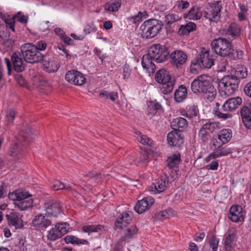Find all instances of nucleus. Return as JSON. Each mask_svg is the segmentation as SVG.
Returning <instances> with one entry per match:
<instances>
[{
  "label": "nucleus",
  "mask_w": 251,
  "mask_h": 251,
  "mask_svg": "<svg viewBox=\"0 0 251 251\" xmlns=\"http://www.w3.org/2000/svg\"><path fill=\"white\" fill-rule=\"evenodd\" d=\"M50 217L46 213L35 215L32 222V225L42 229H46L51 225L52 221Z\"/></svg>",
  "instance_id": "nucleus-12"
},
{
  "label": "nucleus",
  "mask_w": 251,
  "mask_h": 251,
  "mask_svg": "<svg viewBox=\"0 0 251 251\" xmlns=\"http://www.w3.org/2000/svg\"><path fill=\"white\" fill-rule=\"evenodd\" d=\"M54 31L55 34L58 36L61 40L66 35L64 30L62 28L59 27L55 28L54 30Z\"/></svg>",
  "instance_id": "nucleus-63"
},
{
  "label": "nucleus",
  "mask_w": 251,
  "mask_h": 251,
  "mask_svg": "<svg viewBox=\"0 0 251 251\" xmlns=\"http://www.w3.org/2000/svg\"><path fill=\"white\" fill-rule=\"evenodd\" d=\"M105 227L103 226L100 225H88L83 226L82 227V230L85 232L88 233V234H90V232H98L102 231V230H105Z\"/></svg>",
  "instance_id": "nucleus-37"
},
{
  "label": "nucleus",
  "mask_w": 251,
  "mask_h": 251,
  "mask_svg": "<svg viewBox=\"0 0 251 251\" xmlns=\"http://www.w3.org/2000/svg\"><path fill=\"white\" fill-rule=\"evenodd\" d=\"M187 32H191L196 29V25L192 22L188 23L185 25Z\"/></svg>",
  "instance_id": "nucleus-60"
},
{
  "label": "nucleus",
  "mask_w": 251,
  "mask_h": 251,
  "mask_svg": "<svg viewBox=\"0 0 251 251\" xmlns=\"http://www.w3.org/2000/svg\"><path fill=\"white\" fill-rule=\"evenodd\" d=\"M154 58L149 51L148 53L144 54L142 59V66L148 73H154L155 69V64L153 63Z\"/></svg>",
  "instance_id": "nucleus-24"
},
{
  "label": "nucleus",
  "mask_w": 251,
  "mask_h": 251,
  "mask_svg": "<svg viewBox=\"0 0 251 251\" xmlns=\"http://www.w3.org/2000/svg\"><path fill=\"white\" fill-rule=\"evenodd\" d=\"M75 72L77 74L75 85L81 86L84 84L86 81L84 75L79 71Z\"/></svg>",
  "instance_id": "nucleus-50"
},
{
  "label": "nucleus",
  "mask_w": 251,
  "mask_h": 251,
  "mask_svg": "<svg viewBox=\"0 0 251 251\" xmlns=\"http://www.w3.org/2000/svg\"><path fill=\"white\" fill-rule=\"evenodd\" d=\"M221 1H217V5L214 6H210L207 8V11L204 12V17L211 22H217L220 17V12L222 6L219 3Z\"/></svg>",
  "instance_id": "nucleus-20"
},
{
  "label": "nucleus",
  "mask_w": 251,
  "mask_h": 251,
  "mask_svg": "<svg viewBox=\"0 0 251 251\" xmlns=\"http://www.w3.org/2000/svg\"><path fill=\"white\" fill-rule=\"evenodd\" d=\"M168 143L170 146L180 148L184 143L183 136L180 132L173 130L167 135Z\"/></svg>",
  "instance_id": "nucleus-17"
},
{
  "label": "nucleus",
  "mask_w": 251,
  "mask_h": 251,
  "mask_svg": "<svg viewBox=\"0 0 251 251\" xmlns=\"http://www.w3.org/2000/svg\"><path fill=\"white\" fill-rule=\"evenodd\" d=\"M23 215L15 211H12L5 215L8 225L11 227L14 226L15 229L23 227V221L22 219Z\"/></svg>",
  "instance_id": "nucleus-13"
},
{
  "label": "nucleus",
  "mask_w": 251,
  "mask_h": 251,
  "mask_svg": "<svg viewBox=\"0 0 251 251\" xmlns=\"http://www.w3.org/2000/svg\"><path fill=\"white\" fill-rule=\"evenodd\" d=\"M138 232V229L136 226H133L127 228L125 233V236L120 239L121 242L126 241L127 239L131 238L133 236Z\"/></svg>",
  "instance_id": "nucleus-39"
},
{
  "label": "nucleus",
  "mask_w": 251,
  "mask_h": 251,
  "mask_svg": "<svg viewBox=\"0 0 251 251\" xmlns=\"http://www.w3.org/2000/svg\"><path fill=\"white\" fill-rule=\"evenodd\" d=\"M163 26V23L160 20L155 19H149L140 26V34L143 38H152L160 33Z\"/></svg>",
  "instance_id": "nucleus-4"
},
{
  "label": "nucleus",
  "mask_w": 251,
  "mask_h": 251,
  "mask_svg": "<svg viewBox=\"0 0 251 251\" xmlns=\"http://www.w3.org/2000/svg\"><path fill=\"white\" fill-rule=\"evenodd\" d=\"M187 96V88L185 86L181 85L176 90L174 94V99L176 102H181L186 98Z\"/></svg>",
  "instance_id": "nucleus-28"
},
{
  "label": "nucleus",
  "mask_w": 251,
  "mask_h": 251,
  "mask_svg": "<svg viewBox=\"0 0 251 251\" xmlns=\"http://www.w3.org/2000/svg\"><path fill=\"white\" fill-rule=\"evenodd\" d=\"M202 16V13L200 8L192 7L189 11L184 15V18H188L190 20H197L200 19Z\"/></svg>",
  "instance_id": "nucleus-35"
},
{
  "label": "nucleus",
  "mask_w": 251,
  "mask_h": 251,
  "mask_svg": "<svg viewBox=\"0 0 251 251\" xmlns=\"http://www.w3.org/2000/svg\"><path fill=\"white\" fill-rule=\"evenodd\" d=\"M191 89L194 94H205L208 100H212L215 97L216 91L208 77L201 75L196 78L191 83Z\"/></svg>",
  "instance_id": "nucleus-2"
},
{
  "label": "nucleus",
  "mask_w": 251,
  "mask_h": 251,
  "mask_svg": "<svg viewBox=\"0 0 251 251\" xmlns=\"http://www.w3.org/2000/svg\"><path fill=\"white\" fill-rule=\"evenodd\" d=\"M1 18L6 24V27L10 29L13 32H15V21L13 17L10 18L8 15L7 18L6 16H1Z\"/></svg>",
  "instance_id": "nucleus-43"
},
{
  "label": "nucleus",
  "mask_w": 251,
  "mask_h": 251,
  "mask_svg": "<svg viewBox=\"0 0 251 251\" xmlns=\"http://www.w3.org/2000/svg\"><path fill=\"white\" fill-rule=\"evenodd\" d=\"M217 127V125L215 123L212 122L204 124L201 128L208 131L210 133H212Z\"/></svg>",
  "instance_id": "nucleus-49"
},
{
  "label": "nucleus",
  "mask_w": 251,
  "mask_h": 251,
  "mask_svg": "<svg viewBox=\"0 0 251 251\" xmlns=\"http://www.w3.org/2000/svg\"><path fill=\"white\" fill-rule=\"evenodd\" d=\"M242 100L240 97L231 98L226 100L222 107L223 111L226 113H223L219 109L215 110L214 114L219 118L224 120L227 119L232 117V114L229 113L237 108L242 103Z\"/></svg>",
  "instance_id": "nucleus-7"
},
{
  "label": "nucleus",
  "mask_w": 251,
  "mask_h": 251,
  "mask_svg": "<svg viewBox=\"0 0 251 251\" xmlns=\"http://www.w3.org/2000/svg\"><path fill=\"white\" fill-rule=\"evenodd\" d=\"M244 213L242 207L240 205H232L227 214L228 218L232 222H238L244 220Z\"/></svg>",
  "instance_id": "nucleus-21"
},
{
  "label": "nucleus",
  "mask_w": 251,
  "mask_h": 251,
  "mask_svg": "<svg viewBox=\"0 0 251 251\" xmlns=\"http://www.w3.org/2000/svg\"><path fill=\"white\" fill-rule=\"evenodd\" d=\"M99 97L105 100L110 99L112 101H114L118 98V95L117 92L114 91L109 92L106 91H102L100 93Z\"/></svg>",
  "instance_id": "nucleus-40"
},
{
  "label": "nucleus",
  "mask_w": 251,
  "mask_h": 251,
  "mask_svg": "<svg viewBox=\"0 0 251 251\" xmlns=\"http://www.w3.org/2000/svg\"><path fill=\"white\" fill-rule=\"evenodd\" d=\"M165 28L167 32L173 33L176 32L178 26H176V24H174L179 20L180 18L176 14H168L165 16Z\"/></svg>",
  "instance_id": "nucleus-23"
},
{
  "label": "nucleus",
  "mask_w": 251,
  "mask_h": 251,
  "mask_svg": "<svg viewBox=\"0 0 251 251\" xmlns=\"http://www.w3.org/2000/svg\"><path fill=\"white\" fill-rule=\"evenodd\" d=\"M226 34L231 36L232 40L240 35V28L234 23L231 24L226 31Z\"/></svg>",
  "instance_id": "nucleus-31"
},
{
  "label": "nucleus",
  "mask_w": 251,
  "mask_h": 251,
  "mask_svg": "<svg viewBox=\"0 0 251 251\" xmlns=\"http://www.w3.org/2000/svg\"><path fill=\"white\" fill-rule=\"evenodd\" d=\"M190 4L188 1L185 0H181L178 2V8H181L182 9H185L189 7Z\"/></svg>",
  "instance_id": "nucleus-61"
},
{
  "label": "nucleus",
  "mask_w": 251,
  "mask_h": 251,
  "mask_svg": "<svg viewBox=\"0 0 251 251\" xmlns=\"http://www.w3.org/2000/svg\"><path fill=\"white\" fill-rule=\"evenodd\" d=\"M18 200L25 199V198H30V195L28 192L22 190H17Z\"/></svg>",
  "instance_id": "nucleus-56"
},
{
  "label": "nucleus",
  "mask_w": 251,
  "mask_h": 251,
  "mask_svg": "<svg viewBox=\"0 0 251 251\" xmlns=\"http://www.w3.org/2000/svg\"><path fill=\"white\" fill-rule=\"evenodd\" d=\"M21 53L25 61L29 63L41 62L43 54L37 50V48L32 43H25L20 48Z\"/></svg>",
  "instance_id": "nucleus-6"
},
{
  "label": "nucleus",
  "mask_w": 251,
  "mask_h": 251,
  "mask_svg": "<svg viewBox=\"0 0 251 251\" xmlns=\"http://www.w3.org/2000/svg\"><path fill=\"white\" fill-rule=\"evenodd\" d=\"M44 208L47 214L50 217H57L60 213L61 205L58 201L50 200L44 203Z\"/></svg>",
  "instance_id": "nucleus-16"
},
{
  "label": "nucleus",
  "mask_w": 251,
  "mask_h": 251,
  "mask_svg": "<svg viewBox=\"0 0 251 251\" xmlns=\"http://www.w3.org/2000/svg\"><path fill=\"white\" fill-rule=\"evenodd\" d=\"M219 240L213 235L209 240V246L204 245L201 251H217Z\"/></svg>",
  "instance_id": "nucleus-32"
},
{
  "label": "nucleus",
  "mask_w": 251,
  "mask_h": 251,
  "mask_svg": "<svg viewBox=\"0 0 251 251\" xmlns=\"http://www.w3.org/2000/svg\"><path fill=\"white\" fill-rule=\"evenodd\" d=\"M14 20L20 22L21 24H26L28 21V17L24 14L21 11H19L12 16Z\"/></svg>",
  "instance_id": "nucleus-44"
},
{
  "label": "nucleus",
  "mask_w": 251,
  "mask_h": 251,
  "mask_svg": "<svg viewBox=\"0 0 251 251\" xmlns=\"http://www.w3.org/2000/svg\"><path fill=\"white\" fill-rule=\"evenodd\" d=\"M27 145L26 137L24 135H19L16 140L13 141L9 148L8 154L14 160H19L23 157Z\"/></svg>",
  "instance_id": "nucleus-5"
},
{
  "label": "nucleus",
  "mask_w": 251,
  "mask_h": 251,
  "mask_svg": "<svg viewBox=\"0 0 251 251\" xmlns=\"http://www.w3.org/2000/svg\"><path fill=\"white\" fill-rule=\"evenodd\" d=\"M15 79L18 84L22 86H25L26 81L21 74H17L15 76Z\"/></svg>",
  "instance_id": "nucleus-57"
},
{
  "label": "nucleus",
  "mask_w": 251,
  "mask_h": 251,
  "mask_svg": "<svg viewBox=\"0 0 251 251\" xmlns=\"http://www.w3.org/2000/svg\"><path fill=\"white\" fill-rule=\"evenodd\" d=\"M66 223H57L54 227L50 229L47 234V239L50 241H55L61 238L68 231Z\"/></svg>",
  "instance_id": "nucleus-10"
},
{
  "label": "nucleus",
  "mask_w": 251,
  "mask_h": 251,
  "mask_svg": "<svg viewBox=\"0 0 251 251\" xmlns=\"http://www.w3.org/2000/svg\"><path fill=\"white\" fill-rule=\"evenodd\" d=\"M151 189L154 188V192L156 193H161L166 189L165 182L162 180H159L155 184H153L151 186Z\"/></svg>",
  "instance_id": "nucleus-46"
},
{
  "label": "nucleus",
  "mask_w": 251,
  "mask_h": 251,
  "mask_svg": "<svg viewBox=\"0 0 251 251\" xmlns=\"http://www.w3.org/2000/svg\"><path fill=\"white\" fill-rule=\"evenodd\" d=\"M52 188L55 191L62 190L65 188V185L60 181L55 180L53 182Z\"/></svg>",
  "instance_id": "nucleus-54"
},
{
  "label": "nucleus",
  "mask_w": 251,
  "mask_h": 251,
  "mask_svg": "<svg viewBox=\"0 0 251 251\" xmlns=\"http://www.w3.org/2000/svg\"><path fill=\"white\" fill-rule=\"evenodd\" d=\"M169 58L171 59V64L178 68L186 62L187 55L182 50H176L170 54Z\"/></svg>",
  "instance_id": "nucleus-14"
},
{
  "label": "nucleus",
  "mask_w": 251,
  "mask_h": 251,
  "mask_svg": "<svg viewBox=\"0 0 251 251\" xmlns=\"http://www.w3.org/2000/svg\"><path fill=\"white\" fill-rule=\"evenodd\" d=\"M95 31V27L93 24L87 25L84 29V32L85 34H89Z\"/></svg>",
  "instance_id": "nucleus-58"
},
{
  "label": "nucleus",
  "mask_w": 251,
  "mask_h": 251,
  "mask_svg": "<svg viewBox=\"0 0 251 251\" xmlns=\"http://www.w3.org/2000/svg\"><path fill=\"white\" fill-rule=\"evenodd\" d=\"M37 48V50H45L47 48V43L43 41H40L38 42L36 45H35Z\"/></svg>",
  "instance_id": "nucleus-62"
},
{
  "label": "nucleus",
  "mask_w": 251,
  "mask_h": 251,
  "mask_svg": "<svg viewBox=\"0 0 251 251\" xmlns=\"http://www.w3.org/2000/svg\"><path fill=\"white\" fill-rule=\"evenodd\" d=\"M187 120L182 117L175 119L171 123V127L175 131L180 132L183 131L187 126Z\"/></svg>",
  "instance_id": "nucleus-25"
},
{
  "label": "nucleus",
  "mask_w": 251,
  "mask_h": 251,
  "mask_svg": "<svg viewBox=\"0 0 251 251\" xmlns=\"http://www.w3.org/2000/svg\"><path fill=\"white\" fill-rule=\"evenodd\" d=\"M229 130V129H223L218 135V139L222 142V144H225L230 140L232 134Z\"/></svg>",
  "instance_id": "nucleus-38"
},
{
  "label": "nucleus",
  "mask_w": 251,
  "mask_h": 251,
  "mask_svg": "<svg viewBox=\"0 0 251 251\" xmlns=\"http://www.w3.org/2000/svg\"><path fill=\"white\" fill-rule=\"evenodd\" d=\"M234 76L239 79L246 78L247 76V71L246 68H242L241 69H238L235 71Z\"/></svg>",
  "instance_id": "nucleus-47"
},
{
  "label": "nucleus",
  "mask_w": 251,
  "mask_h": 251,
  "mask_svg": "<svg viewBox=\"0 0 251 251\" xmlns=\"http://www.w3.org/2000/svg\"><path fill=\"white\" fill-rule=\"evenodd\" d=\"M210 133H211L208 131H206L201 128L199 132V136L202 141L206 142L208 139V136L210 135Z\"/></svg>",
  "instance_id": "nucleus-51"
},
{
  "label": "nucleus",
  "mask_w": 251,
  "mask_h": 251,
  "mask_svg": "<svg viewBox=\"0 0 251 251\" xmlns=\"http://www.w3.org/2000/svg\"><path fill=\"white\" fill-rule=\"evenodd\" d=\"M240 115L245 126L251 129V101L244 104L240 109Z\"/></svg>",
  "instance_id": "nucleus-19"
},
{
  "label": "nucleus",
  "mask_w": 251,
  "mask_h": 251,
  "mask_svg": "<svg viewBox=\"0 0 251 251\" xmlns=\"http://www.w3.org/2000/svg\"><path fill=\"white\" fill-rule=\"evenodd\" d=\"M41 61L43 70L49 73H55L59 68L58 63L52 56L43 55Z\"/></svg>",
  "instance_id": "nucleus-11"
},
{
  "label": "nucleus",
  "mask_w": 251,
  "mask_h": 251,
  "mask_svg": "<svg viewBox=\"0 0 251 251\" xmlns=\"http://www.w3.org/2000/svg\"><path fill=\"white\" fill-rule=\"evenodd\" d=\"M131 72V70L130 69L129 65L126 64L123 69V78L124 79L129 78Z\"/></svg>",
  "instance_id": "nucleus-55"
},
{
  "label": "nucleus",
  "mask_w": 251,
  "mask_h": 251,
  "mask_svg": "<svg viewBox=\"0 0 251 251\" xmlns=\"http://www.w3.org/2000/svg\"><path fill=\"white\" fill-rule=\"evenodd\" d=\"M214 59L209 55V51L202 50L197 58L191 61V69L197 70L199 68L209 69L214 64Z\"/></svg>",
  "instance_id": "nucleus-8"
},
{
  "label": "nucleus",
  "mask_w": 251,
  "mask_h": 251,
  "mask_svg": "<svg viewBox=\"0 0 251 251\" xmlns=\"http://www.w3.org/2000/svg\"><path fill=\"white\" fill-rule=\"evenodd\" d=\"M244 92L246 95L251 98V81L245 86Z\"/></svg>",
  "instance_id": "nucleus-59"
},
{
  "label": "nucleus",
  "mask_w": 251,
  "mask_h": 251,
  "mask_svg": "<svg viewBox=\"0 0 251 251\" xmlns=\"http://www.w3.org/2000/svg\"><path fill=\"white\" fill-rule=\"evenodd\" d=\"M121 0H117L116 1L108 2L105 4L104 8L106 10L110 12H116L121 7Z\"/></svg>",
  "instance_id": "nucleus-42"
},
{
  "label": "nucleus",
  "mask_w": 251,
  "mask_h": 251,
  "mask_svg": "<svg viewBox=\"0 0 251 251\" xmlns=\"http://www.w3.org/2000/svg\"><path fill=\"white\" fill-rule=\"evenodd\" d=\"M137 140L143 145L151 146L152 144V141L148 138L146 136L142 135L137 137Z\"/></svg>",
  "instance_id": "nucleus-52"
},
{
  "label": "nucleus",
  "mask_w": 251,
  "mask_h": 251,
  "mask_svg": "<svg viewBox=\"0 0 251 251\" xmlns=\"http://www.w3.org/2000/svg\"><path fill=\"white\" fill-rule=\"evenodd\" d=\"M175 83V80L173 78H171L170 80L166 81V82L161 83L162 86L160 89L162 93L167 95L172 92L174 89Z\"/></svg>",
  "instance_id": "nucleus-36"
},
{
  "label": "nucleus",
  "mask_w": 251,
  "mask_h": 251,
  "mask_svg": "<svg viewBox=\"0 0 251 251\" xmlns=\"http://www.w3.org/2000/svg\"><path fill=\"white\" fill-rule=\"evenodd\" d=\"M231 153L230 149L226 147L221 148L220 146L214 150L213 155L215 157H219L223 156H226Z\"/></svg>",
  "instance_id": "nucleus-41"
},
{
  "label": "nucleus",
  "mask_w": 251,
  "mask_h": 251,
  "mask_svg": "<svg viewBox=\"0 0 251 251\" xmlns=\"http://www.w3.org/2000/svg\"><path fill=\"white\" fill-rule=\"evenodd\" d=\"M132 220L131 216L127 212H123L116 218L114 223V229L117 232H120L124 227L127 226Z\"/></svg>",
  "instance_id": "nucleus-15"
},
{
  "label": "nucleus",
  "mask_w": 251,
  "mask_h": 251,
  "mask_svg": "<svg viewBox=\"0 0 251 251\" xmlns=\"http://www.w3.org/2000/svg\"><path fill=\"white\" fill-rule=\"evenodd\" d=\"M149 153L146 151L144 150L141 152L140 156V160L138 162H141L142 163H146L148 162Z\"/></svg>",
  "instance_id": "nucleus-53"
},
{
  "label": "nucleus",
  "mask_w": 251,
  "mask_h": 251,
  "mask_svg": "<svg viewBox=\"0 0 251 251\" xmlns=\"http://www.w3.org/2000/svg\"><path fill=\"white\" fill-rule=\"evenodd\" d=\"M33 199L31 198H25V199L18 200L14 202L15 207L21 211L27 210L33 206Z\"/></svg>",
  "instance_id": "nucleus-26"
},
{
  "label": "nucleus",
  "mask_w": 251,
  "mask_h": 251,
  "mask_svg": "<svg viewBox=\"0 0 251 251\" xmlns=\"http://www.w3.org/2000/svg\"><path fill=\"white\" fill-rule=\"evenodd\" d=\"M148 114L149 116H152L155 115L158 111H162L163 107L161 105L155 100L154 101H151L148 105Z\"/></svg>",
  "instance_id": "nucleus-30"
},
{
  "label": "nucleus",
  "mask_w": 251,
  "mask_h": 251,
  "mask_svg": "<svg viewBox=\"0 0 251 251\" xmlns=\"http://www.w3.org/2000/svg\"><path fill=\"white\" fill-rule=\"evenodd\" d=\"M64 240L66 244L71 243L72 244H75L79 245L81 244L88 245L89 242L85 239H81L74 235H68L66 236Z\"/></svg>",
  "instance_id": "nucleus-34"
},
{
  "label": "nucleus",
  "mask_w": 251,
  "mask_h": 251,
  "mask_svg": "<svg viewBox=\"0 0 251 251\" xmlns=\"http://www.w3.org/2000/svg\"><path fill=\"white\" fill-rule=\"evenodd\" d=\"M172 78L170 73L164 69H161L155 74V79L158 83H161L170 80Z\"/></svg>",
  "instance_id": "nucleus-27"
},
{
  "label": "nucleus",
  "mask_w": 251,
  "mask_h": 251,
  "mask_svg": "<svg viewBox=\"0 0 251 251\" xmlns=\"http://www.w3.org/2000/svg\"><path fill=\"white\" fill-rule=\"evenodd\" d=\"M15 115L16 113L14 109L8 110L5 116V122L8 124L12 123L15 119Z\"/></svg>",
  "instance_id": "nucleus-48"
},
{
  "label": "nucleus",
  "mask_w": 251,
  "mask_h": 251,
  "mask_svg": "<svg viewBox=\"0 0 251 251\" xmlns=\"http://www.w3.org/2000/svg\"><path fill=\"white\" fill-rule=\"evenodd\" d=\"M11 60L12 62L14 70L17 72H22L25 69V61L24 59L21 52L16 51L11 56Z\"/></svg>",
  "instance_id": "nucleus-18"
},
{
  "label": "nucleus",
  "mask_w": 251,
  "mask_h": 251,
  "mask_svg": "<svg viewBox=\"0 0 251 251\" xmlns=\"http://www.w3.org/2000/svg\"><path fill=\"white\" fill-rule=\"evenodd\" d=\"M165 213H166V212H164V211H160L157 213L155 214L156 218L158 220H163L165 219H168Z\"/></svg>",
  "instance_id": "nucleus-64"
},
{
  "label": "nucleus",
  "mask_w": 251,
  "mask_h": 251,
  "mask_svg": "<svg viewBox=\"0 0 251 251\" xmlns=\"http://www.w3.org/2000/svg\"><path fill=\"white\" fill-rule=\"evenodd\" d=\"M236 237V234L234 232L231 233L228 230L225 238L224 245L226 251H232L234 247V241Z\"/></svg>",
  "instance_id": "nucleus-29"
},
{
  "label": "nucleus",
  "mask_w": 251,
  "mask_h": 251,
  "mask_svg": "<svg viewBox=\"0 0 251 251\" xmlns=\"http://www.w3.org/2000/svg\"><path fill=\"white\" fill-rule=\"evenodd\" d=\"M149 50L152 55L154 61L157 63L165 61L169 58L170 52L168 48L160 44L152 45Z\"/></svg>",
  "instance_id": "nucleus-9"
},
{
  "label": "nucleus",
  "mask_w": 251,
  "mask_h": 251,
  "mask_svg": "<svg viewBox=\"0 0 251 251\" xmlns=\"http://www.w3.org/2000/svg\"><path fill=\"white\" fill-rule=\"evenodd\" d=\"M240 81L234 75H225L218 84L219 92L222 97H226L238 90Z\"/></svg>",
  "instance_id": "nucleus-3"
},
{
  "label": "nucleus",
  "mask_w": 251,
  "mask_h": 251,
  "mask_svg": "<svg viewBox=\"0 0 251 251\" xmlns=\"http://www.w3.org/2000/svg\"><path fill=\"white\" fill-rule=\"evenodd\" d=\"M231 38L219 37L213 40L211 43L212 49L218 55L226 57L229 60H236L242 58L243 52L240 50H235L229 41Z\"/></svg>",
  "instance_id": "nucleus-1"
},
{
  "label": "nucleus",
  "mask_w": 251,
  "mask_h": 251,
  "mask_svg": "<svg viewBox=\"0 0 251 251\" xmlns=\"http://www.w3.org/2000/svg\"><path fill=\"white\" fill-rule=\"evenodd\" d=\"M180 154L177 153L168 157L167 160L168 167L170 168H177L180 162Z\"/></svg>",
  "instance_id": "nucleus-33"
},
{
  "label": "nucleus",
  "mask_w": 251,
  "mask_h": 251,
  "mask_svg": "<svg viewBox=\"0 0 251 251\" xmlns=\"http://www.w3.org/2000/svg\"><path fill=\"white\" fill-rule=\"evenodd\" d=\"M154 200L151 197H146L138 201L134 207V210L138 214H142L147 210L154 203Z\"/></svg>",
  "instance_id": "nucleus-22"
},
{
  "label": "nucleus",
  "mask_w": 251,
  "mask_h": 251,
  "mask_svg": "<svg viewBox=\"0 0 251 251\" xmlns=\"http://www.w3.org/2000/svg\"><path fill=\"white\" fill-rule=\"evenodd\" d=\"M75 72H78L75 70H71L68 71L65 75V79L67 81L70 83L75 84L76 78V73Z\"/></svg>",
  "instance_id": "nucleus-45"
}]
</instances>
